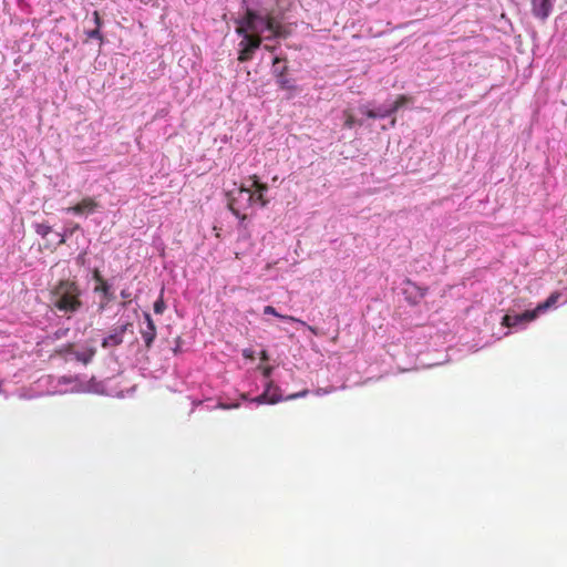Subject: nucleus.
I'll return each instance as SVG.
<instances>
[{
	"mask_svg": "<svg viewBox=\"0 0 567 567\" xmlns=\"http://www.w3.org/2000/svg\"><path fill=\"white\" fill-rule=\"evenodd\" d=\"M82 291L75 280L61 279L50 290V299L53 307L68 315L78 312L83 302Z\"/></svg>",
	"mask_w": 567,
	"mask_h": 567,
	"instance_id": "f257e3e1",
	"label": "nucleus"
},
{
	"mask_svg": "<svg viewBox=\"0 0 567 567\" xmlns=\"http://www.w3.org/2000/svg\"><path fill=\"white\" fill-rule=\"evenodd\" d=\"M257 20L265 22L266 29L271 32L272 38L287 39L291 33V30L287 25L282 24L280 19H278V17L272 12L267 13L265 17H260L251 9L246 10L245 17L241 20V27L246 29V32H255L257 30Z\"/></svg>",
	"mask_w": 567,
	"mask_h": 567,
	"instance_id": "f03ea898",
	"label": "nucleus"
},
{
	"mask_svg": "<svg viewBox=\"0 0 567 567\" xmlns=\"http://www.w3.org/2000/svg\"><path fill=\"white\" fill-rule=\"evenodd\" d=\"M228 208L240 220L247 218V210L254 205V195L250 187L241 185L227 193Z\"/></svg>",
	"mask_w": 567,
	"mask_h": 567,
	"instance_id": "7ed1b4c3",
	"label": "nucleus"
},
{
	"mask_svg": "<svg viewBox=\"0 0 567 567\" xmlns=\"http://www.w3.org/2000/svg\"><path fill=\"white\" fill-rule=\"evenodd\" d=\"M236 32L243 37V40L239 42V62L250 61L254 56L255 51L261 45V37L259 34H252L246 32V29L243 27H238Z\"/></svg>",
	"mask_w": 567,
	"mask_h": 567,
	"instance_id": "20e7f679",
	"label": "nucleus"
},
{
	"mask_svg": "<svg viewBox=\"0 0 567 567\" xmlns=\"http://www.w3.org/2000/svg\"><path fill=\"white\" fill-rule=\"evenodd\" d=\"M281 62H285L284 59L279 58V56H276L272 61V64H274V73L276 75V81H277V84L279 85V87L281 90H287V91H296V85L292 83L291 80H289L287 76H286V73H287V65L284 64L282 65V70H278L277 68V64L281 63Z\"/></svg>",
	"mask_w": 567,
	"mask_h": 567,
	"instance_id": "39448f33",
	"label": "nucleus"
},
{
	"mask_svg": "<svg viewBox=\"0 0 567 567\" xmlns=\"http://www.w3.org/2000/svg\"><path fill=\"white\" fill-rule=\"evenodd\" d=\"M132 327L131 322H126L121 327L115 328L106 338L102 341L103 348L117 347L123 342V336Z\"/></svg>",
	"mask_w": 567,
	"mask_h": 567,
	"instance_id": "423d86ee",
	"label": "nucleus"
},
{
	"mask_svg": "<svg viewBox=\"0 0 567 567\" xmlns=\"http://www.w3.org/2000/svg\"><path fill=\"white\" fill-rule=\"evenodd\" d=\"M146 328L141 330L142 338L145 342V348L151 349L156 338V326L148 312H144Z\"/></svg>",
	"mask_w": 567,
	"mask_h": 567,
	"instance_id": "0eeeda50",
	"label": "nucleus"
},
{
	"mask_svg": "<svg viewBox=\"0 0 567 567\" xmlns=\"http://www.w3.org/2000/svg\"><path fill=\"white\" fill-rule=\"evenodd\" d=\"M99 207L97 202L92 197H85L76 205L66 208V212L76 215L93 213Z\"/></svg>",
	"mask_w": 567,
	"mask_h": 567,
	"instance_id": "6e6552de",
	"label": "nucleus"
},
{
	"mask_svg": "<svg viewBox=\"0 0 567 567\" xmlns=\"http://www.w3.org/2000/svg\"><path fill=\"white\" fill-rule=\"evenodd\" d=\"M533 14L540 19L546 20L551 12V0H530Z\"/></svg>",
	"mask_w": 567,
	"mask_h": 567,
	"instance_id": "1a4fd4ad",
	"label": "nucleus"
},
{
	"mask_svg": "<svg viewBox=\"0 0 567 567\" xmlns=\"http://www.w3.org/2000/svg\"><path fill=\"white\" fill-rule=\"evenodd\" d=\"M264 313L265 315H272V316H276L280 319H284V320H287V321H291V322H298L300 323L301 326L306 327L309 331H311L313 334H318V330L317 328L312 327V326H309L307 324L305 321L296 318V317H292V316H286V315H280L279 312H277V310L272 307V306H266L264 308Z\"/></svg>",
	"mask_w": 567,
	"mask_h": 567,
	"instance_id": "9d476101",
	"label": "nucleus"
},
{
	"mask_svg": "<svg viewBox=\"0 0 567 567\" xmlns=\"http://www.w3.org/2000/svg\"><path fill=\"white\" fill-rule=\"evenodd\" d=\"M271 384L269 383L267 389L252 401L257 404L270 403L275 404L281 400V396L277 394L278 389H275L274 393H270Z\"/></svg>",
	"mask_w": 567,
	"mask_h": 567,
	"instance_id": "9b49d317",
	"label": "nucleus"
},
{
	"mask_svg": "<svg viewBox=\"0 0 567 567\" xmlns=\"http://www.w3.org/2000/svg\"><path fill=\"white\" fill-rule=\"evenodd\" d=\"M96 350L94 348H87L84 351H75L74 357L78 361L83 364H89L94 358Z\"/></svg>",
	"mask_w": 567,
	"mask_h": 567,
	"instance_id": "f8f14e48",
	"label": "nucleus"
},
{
	"mask_svg": "<svg viewBox=\"0 0 567 567\" xmlns=\"http://www.w3.org/2000/svg\"><path fill=\"white\" fill-rule=\"evenodd\" d=\"M559 297H560L559 292H557V291L553 292L544 302H542L537 306V310L539 312L546 311L548 308H550L558 301Z\"/></svg>",
	"mask_w": 567,
	"mask_h": 567,
	"instance_id": "ddd939ff",
	"label": "nucleus"
},
{
	"mask_svg": "<svg viewBox=\"0 0 567 567\" xmlns=\"http://www.w3.org/2000/svg\"><path fill=\"white\" fill-rule=\"evenodd\" d=\"M248 179L251 182L250 188L254 187L257 193L265 195L268 192V185L261 183L256 174L250 175Z\"/></svg>",
	"mask_w": 567,
	"mask_h": 567,
	"instance_id": "4468645a",
	"label": "nucleus"
},
{
	"mask_svg": "<svg viewBox=\"0 0 567 567\" xmlns=\"http://www.w3.org/2000/svg\"><path fill=\"white\" fill-rule=\"evenodd\" d=\"M412 101L411 97L406 96V95H399L398 99L394 101V103L392 104V106L389 110L390 114H393L395 113L399 109H401L402 106H404L405 104L410 103Z\"/></svg>",
	"mask_w": 567,
	"mask_h": 567,
	"instance_id": "2eb2a0df",
	"label": "nucleus"
},
{
	"mask_svg": "<svg viewBox=\"0 0 567 567\" xmlns=\"http://www.w3.org/2000/svg\"><path fill=\"white\" fill-rule=\"evenodd\" d=\"M520 322H522V317H519L518 315H515V316L505 315L502 320V324L507 328L515 327V326L519 324Z\"/></svg>",
	"mask_w": 567,
	"mask_h": 567,
	"instance_id": "dca6fc26",
	"label": "nucleus"
},
{
	"mask_svg": "<svg viewBox=\"0 0 567 567\" xmlns=\"http://www.w3.org/2000/svg\"><path fill=\"white\" fill-rule=\"evenodd\" d=\"M34 230L39 236L45 238L52 231V228L47 223H37L34 225Z\"/></svg>",
	"mask_w": 567,
	"mask_h": 567,
	"instance_id": "f3484780",
	"label": "nucleus"
},
{
	"mask_svg": "<svg viewBox=\"0 0 567 567\" xmlns=\"http://www.w3.org/2000/svg\"><path fill=\"white\" fill-rule=\"evenodd\" d=\"M365 115L369 117V118H377V117H386V116H390V112L389 110H381L379 109L378 111L375 110H367L365 112Z\"/></svg>",
	"mask_w": 567,
	"mask_h": 567,
	"instance_id": "a211bd4d",
	"label": "nucleus"
},
{
	"mask_svg": "<svg viewBox=\"0 0 567 567\" xmlns=\"http://www.w3.org/2000/svg\"><path fill=\"white\" fill-rule=\"evenodd\" d=\"M163 295H164V289H162L159 298L154 302V306H153L154 312L157 315H162L166 309V305H165Z\"/></svg>",
	"mask_w": 567,
	"mask_h": 567,
	"instance_id": "6ab92c4d",
	"label": "nucleus"
},
{
	"mask_svg": "<svg viewBox=\"0 0 567 567\" xmlns=\"http://www.w3.org/2000/svg\"><path fill=\"white\" fill-rule=\"evenodd\" d=\"M343 115H344V127L352 128L355 124L354 115L349 110L343 111Z\"/></svg>",
	"mask_w": 567,
	"mask_h": 567,
	"instance_id": "aec40b11",
	"label": "nucleus"
},
{
	"mask_svg": "<svg viewBox=\"0 0 567 567\" xmlns=\"http://www.w3.org/2000/svg\"><path fill=\"white\" fill-rule=\"evenodd\" d=\"M252 195H254V205L258 204L260 207H265L268 205L269 200L265 197L264 194L257 193L256 190H254Z\"/></svg>",
	"mask_w": 567,
	"mask_h": 567,
	"instance_id": "412c9836",
	"label": "nucleus"
},
{
	"mask_svg": "<svg viewBox=\"0 0 567 567\" xmlns=\"http://www.w3.org/2000/svg\"><path fill=\"white\" fill-rule=\"evenodd\" d=\"M539 313V311L536 309L532 310V311H525L520 315H518L519 317H522V322L523 321H532L534 319H536L537 315Z\"/></svg>",
	"mask_w": 567,
	"mask_h": 567,
	"instance_id": "4be33fe9",
	"label": "nucleus"
},
{
	"mask_svg": "<svg viewBox=\"0 0 567 567\" xmlns=\"http://www.w3.org/2000/svg\"><path fill=\"white\" fill-rule=\"evenodd\" d=\"M94 291L95 292H102L105 297H109V292H110V286L109 284L106 282V280L100 282L95 288H94Z\"/></svg>",
	"mask_w": 567,
	"mask_h": 567,
	"instance_id": "5701e85b",
	"label": "nucleus"
},
{
	"mask_svg": "<svg viewBox=\"0 0 567 567\" xmlns=\"http://www.w3.org/2000/svg\"><path fill=\"white\" fill-rule=\"evenodd\" d=\"M86 34H87V38H90V39H99V40L103 39L100 28H96V27H95V29L89 31Z\"/></svg>",
	"mask_w": 567,
	"mask_h": 567,
	"instance_id": "b1692460",
	"label": "nucleus"
},
{
	"mask_svg": "<svg viewBox=\"0 0 567 567\" xmlns=\"http://www.w3.org/2000/svg\"><path fill=\"white\" fill-rule=\"evenodd\" d=\"M74 346L72 343H69L66 346H64L61 350H59V353L60 354H63V353H72L74 355V350H73Z\"/></svg>",
	"mask_w": 567,
	"mask_h": 567,
	"instance_id": "393cba45",
	"label": "nucleus"
},
{
	"mask_svg": "<svg viewBox=\"0 0 567 567\" xmlns=\"http://www.w3.org/2000/svg\"><path fill=\"white\" fill-rule=\"evenodd\" d=\"M93 18H94L95 27H96V28H101V25H102V20H101L100 13H99L97 11H94V12H93Z\"/></svg>",
	"mask_w": 567,
	"mask_h": 567,
	"instance_id": "a878e982",
	"label": "nucleus"
},
{
	"mask_svg": "<svg viewBox=\"0 0 567 567\" xmlns=\"http://www.w3.org/2000/svg\"><path fill=\"white\" fill-rule=\"evenodd\" d=\"M93 278H94V280H95L97 284H100V282L104 281V278L102 277V275H101V272H100V270H99V269H94V271H93Z\"/></svg>",
	"mask_w": 567,
	"mask_h": 567,
	"instance_id": "bb28decb",
	"label": "nucleus"
},
{
	"mask_svg": "<svg viewBox=\"0 0 567 567\" xmlns=\"http://www.w3.org/2000/svg\"><path fill=\"white\" fill-rule=\"evenodd\" d=\"M308 393V390H303L302 392H299V393H295V394H290L287 399L288 400H292V399H297V398H301V396H306Z\"/></svg>",
	"mask_w": 567,
	"mask_h": 567,
	"instance_id": "cd10ccee",
	"label": "nucleus"
},
{
	"mask_svg": "<svg viewBox=\"0 0 567 567\" xmlns=\"http://www.w3.org/2000/svg\"><path fill=\"white\" fill-rule=\"evenodd\" d=\"M56 236H58V238H59V239H58L56 245L61 246V245H64V244L66 243V237H65V235H63V234H56Z\"/></svg>",
	"mask_w": 567,
	"mask_h": 567,
	"instance_id": "c85d7f7f",
	"label": "nucleus"
},
{
	"mask_svg": "<svg viewBox=\"0 0 567 567\" xmlns=\"http://www.w3.org/2000/svg\"><path fill=\"white\" fill-rule=\"evenodd\" d=\"M80 228L79 224H75L70 230L69 234L72 235L75 230Z\"/></svg>",
	"mask_w": 567,
	"mask_h": 567,
	"instance_id": "c756f323",
	"label": "nucleus"
},
{
	"mask_svg": "<svg viewBox=\"0 0 567 567\" xmlns=\"http://www.w3.org/2000/svg\"><path fill=\"white\" fill-rule=\"evenodd\" d=\"M78 261H79L80 264H83V262H84V255H80V256L78 257Z\"/></svg>",
	"mask_w": 567,
	"mask_h": 567,
	"instance_id": "7c9ffc66",
	"label": "nucleus"
},
{
	"mask_svg": "<svg viewBox=\"0 0 567 567\" xmlns=\"http://www.w3.org/2000/svg\"><path fill=\"white\" fill-rule=\"evenodd\" d=\"M265 49L268 50V51H274V48H271L269 45H265Z\"/></svg>",
	"mask_w": 567,
	"mask_h": 567,
	"instance_id": "2f4dec72",
	"label": "nucleus"
},
{
	"mask_svg": "<svg viewBox=\"0 0 567 567\" xmlns=\"http://www.w3.org/2000/svg\"><path fill=\"white\" fill-rule=\"evenodd\" d=\"M121 295H122V297H127V295L124 290L121 292Z\"/></svg>",
	"mask_w": 567,
	"mask_h": 567,
	"instance_id": "473e14b6",
	"label": "nucleus"
}]
</instances>
